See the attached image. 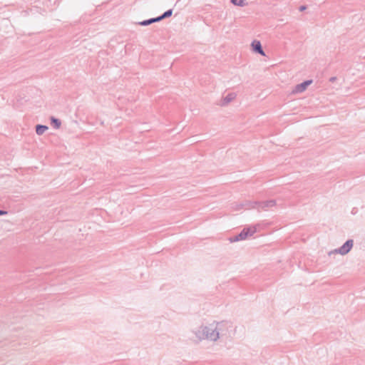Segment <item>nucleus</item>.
<instances>
[{"mask_svg":"<svg viewBox=\"0 0 365 365\" xmlns=\"http://www.w3.org/2000/svg\"><path fill=\"white\" fill-rule=\"evenodd\" d=\"M51 120L56 129H58L61 127V123L58 119L51 117Z\"/></svg>","mask_w":365,"mask_h":365,"instance_id":"nucleus-11","label":"nucleus"},{"mask_svg":"<svg viewBox=\"0 0 365 365\" xmlns=\"http://www.w3.org/2000/svg\"><path fill=\"white\" fill-rule=\"evenodd\" d=\"M255 202H250L248 204V207L247 209H258L259 210V207H258V205H255L254 204Z\"/></svg>","mask_w":365,"mask_h":365,"instance_id":"nucleus-13","label":"nucleus"},{"mask_svg":"<svg viewBox=\"0 0 365 365\" xmlns=\"http://www.w3.org/2000/svg\"><path fill=\"white\" fill-rule=\"evenodd\" d=\"M251 46H252L253 51H255V53H257L263 56H265V53L264 52V51L262 49V45H261V43L259 41H258V40L252 41V42L251 43Z\"/></svg>","mask_w":365,"mask_h":365,"instance_id":"nucleus-7","label":"nucleus"},{"mask_svg":"<svg viewBox=\"0 0 365 365\" xmlns=\"http://www.w3.org/2000/svg\"><path fill=\"white\" fill-rule=\"evenodd\" d=\"M172 14H173V10L172 9H169L168 11H166L165 12H164L163 14H162L161 16H158V20H163L165 18H168V17H170L172 16Z\"/></svg>","mask_w":365,"mask_h":365,"instance_id":"nucleus-10","label":"nucleus"},{"mask_svg":"<svg viewBox=\"0 0 365 365\" xmlns=\"http://www.w3.org/2000/svg\"><path fill=\"white\" fill-rule=\"evenodd\" d=\"M354 246V240H348L343 245L337 249H334L328 252L329 256L334 254H339L341 255H345L348 254Z\"/></svg>","mask_w":365,"mask_h":365,"instance_id":"nucleus-3","label":"nucleus"},{"mask_svg":"<svg viewBox=\"0 0 365 365\" xmlns=\"http://www.w3.org/2000/svg\"><path fill=\"white\" fill-rule=\"evenodd\" d=\"M254 204L258 205L259 210H266L267 208L274 206L276 202L274 200H271L264 202H255Z\"/></svg>","mask_w":365,"mask_h":365,"instance_id":"nucleus-6","label":"nucleus"},{"mask_svg":"<svg viewBox=\"0 0 365 365\" xmlns=\"http://www.w3.org/2000/svg\"><path fill=\"white\" fill-rule=\"evenodd\" d=\"M231 2L238 6H244L246 5L245 0H231Z\"/></svg>","mask_w":365,"mask_h":365,"instance_id":"nucleus-12","label":"nucleus"},{"mask_svg":"<svg viewBox=\"0 0 365 365\" xmlns=\"http://www.w3.org/2000/svg\"><path fill=\"white\" fill-rule=\"evenodd\" d=\"M232 326L227 321H213L207 324H202L192 331L196 339L200 341L206 340L217 342L220 339L230 334Z\"/></svg>","mask_w":365,"mask_h":365,"instance_id":"nucleus-1","label":"nucleus"},{"mask_svg":"<svg viewBox=\"0 0 365 365\" xmlns=\"http://www.w3.org/2000/svg\"><path fill=\"white\" fill-rule=\"evenodd\" d=\"M160 20H158V17L156 18H152L148 20H145L143 21H140L138 24L140 26H148L153 23L158 22Z\"/></svg>","mask_w":365,"mask_h":365,"instance_id":"nucleus-9","label":"nucleus"},{"mask_svg":"<svg viewBox=\"0 0 365 365\" xmlns=\"http://www.w3.org/2000/svg\"><path fill=\"white\" fill-rule=\"evenodd\" d=\"M258 225L245 227L237 235L229 239L230 242H236L246 240L248 237L252 236L257 231Z\"/></svg>","mask_w":365,"mask_h":365,"instance_id":"nucleus-2","label":"nucleus"},{"mask_svg":"<svg viewBox=\"0 0 365 365\" xmlns=\"http://www.w3.org/2000/svg\"><path fill=\"white\" fill-rule=\"evenodd\" d=\"M312 83V81L307 80L302 83L297 84L292 91L293 93H301L306 91L307 87Z\"/></svg>","mask_w":365,"mask_h":365,"instance_id":"nucleus-4","label":"nucleus"},{"mask_svg":"<svg viewBox=\"0 0 365 365\" xmlns=\"http://www.w3.org/2000/svg\"><path fill=\"white\" fill-rule=\"evenodd\" d=\"M236 97L237 94L235 93H229L227 96L221 99L220 105L221 106H227L229 103L233 101Z\"/></svg>","mask_w":365,"mask_h":365,"instance_id":"nucleus-5","label":"nucleus"},{"mask_svg":"<svg viewBox=\"0 0 365 365\" xmlns=\"http://www.w3.org/2000/svg\"><path fill=\"white\" fill-rule=\"evenodd\" d=\"M48 127L43 125H37L36 127V133L38 135H43L47 130Z\"/></svg>","mask_w":365,"mask_h":365,"instance_id":"nucleus-8","label":"nucleus"},{"mask_svg":"<svg viewBox=\"0 0 365 365\" xmlns=\"http://www.w3.org/2000/svg\"><path fill=\"white\" fill-rule=\"evenodd\" d=\"M335 78H331V81H334Z\"/></svg>","mask_w":365,"mask_h":365,"instance_id":"nucleus-16","label":"nucleus"},{"mask_svg":"<svg viewBox=\"0 0 365 365\" xmlns=\"http://www.w3.org/2000/svg\"><path fill=\"white\" fill-rule=\"evenodd\" d=\"M306 7L304 6H302L299 9L300 11H304Z\"/></svg>","mask_w":365,"mask_h":365,"instance_id":"nucleus-15","label":"nucleus"},{"mask_svg":"<svg viewBox=\"0 0 365 365\" xmlns=\"http://www.w3.org/2000/svg\"><path fill=\"white\" fill-rule=\"evenodd\" d=\"M6 214H7L6 211H4V210H0V215H5Z\"/></svg>","mask_w":365,"mask_h":365,"instance_id":"nucleus-14","label":"nucleus"}]
</instances>
